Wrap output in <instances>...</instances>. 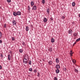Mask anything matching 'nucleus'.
Instances as JSON below:
<instances>
[{"label": "nucleus", "mask_w": 80, "mask_h": 80, "mask_svg": "<svg viewBox=\"0 0 80 80\" xmlns=\"http://www.w3.org/2000/svg\"><path fill=\"white\" fill-rule=\"evenodd\" d=\"M12 23L14 25H16V21L15 20L12 21Z\"/></svg>", "instance_id": "obj_5"}, {"label": "nucleus", "mask_w": 80, "mask_h": 80, "mask_svg": "<svg viewBox=\"0 0 80 80\" xmlns=\"http://www.w3.org/2000/svg\"><path fill=\"white\" fill-rule=\"evenodd\" d=\"M7 25V24H4V27H5V28H6V26Z\"/></svg>", "instance_id": "obj_35"}, {"label": "nucleus", "mask_w": 80, "mask_h": 80, "mask_svg": "<svg viewBox=\"0 0 80 80\" xmlns=\"http://www.w3.org/2000/svg\"><path fill=\"white\" fill-rule=\"evenodd\" d=\"M28 63H29V65H31V64L32 63V62L31 61V60H29Z\"/></svg>", "instance_id": "obj_25"}, {"label": "nucleus", "mask_w": 80, "mask_h": 80, "mask_svg": "<svg viewBox=\"0 0 80 80\" xmlns=\"http://www.w3.org/2000/svg\"><path fill=\"white\" fill-rule=\"evenodd\" d=\"M54 80H58V79L56 77H54Z\"/></svg>", "instance_id": "obj_29"}, {"label": "nucleus", "mask_w": 80, "mask_h": 80, "mask_svg": "<svg viewBox=\"0 0 80 80\" xmlns=\"http://www.w3.org/2000/svg\"><path fill=\"white\" fill-rule=\"evenodd\" d=\"M51 42L52 43H54L55 42V39L53 38H52L51 40Z\"/></svg>", "instance_id": "obj_10"}, {"label": "nucleus", "mask_w": 80, "mask_h": 80, "mask_svg": "<svg viewBox=\"0 0 80 80\" xmlns=\"http://www.w3.org/2000/svg\"><path fill=\"white\" fill-rule=\"evenodd\" d=\"M76 43H77V42H75L74 43V45H75V44H76Z\"/></svg>", "instance_id": "obj_38"}, {"label": "nucleus", "mask_w": 80, "mask_h": 80, "mask_svg": "<svg viewBox=\"0 0 80 80\" xmlns=\"http://www.w3.org/2000/svg\"><path fill=\"white\" fill-rule=\"evenodd\" d=\"M38 76L40 77V73H38Z\"/></svg>", "instance_id": "obj_34"}, {"label": "nucleus", "mask_w": 80, "mask_h": 80, "mask_svg": "<svg viewBox=\"0 0 80 80\" xmlns=\"http://www.w3.org/2000/svg\"><path fill=\"white\" fill-rule=\"evenodd\" d=\"M12 41H14V40H15V38L14 37H12Z\"/></svg>", "instance_id": "obj_24"}, {"label": "nucleus", "mask_w": 80, "mask_h": 80, "mask_svg": "<svg viewBox=\"0 0 80 80\" xmlns=\"http://www.w3.org/2000/svg\"><path fill=\"white\" fill-rule=\"evenodd\" d=\"M28 59H24L23 62L25 64H26V63H28Z\"/></svg>", "instance_id": "obj_2"}, {"label": "nucleus", "mask_w": 80, "mask_h": 80, "mask_svg": "<svg viewBox=\"0 0 80 80\" xmlns=\"http://www.w3.org/2000/svg\"><path fill=\"white\" fill-rule=\"evenodd\" d=\"M28 10H30V8H28Z\"/></svg>", "instance_id": "obj_42"}, {"label": "nucleus", "mask_w": 80, "mask_h": 80, "mask_svg": "<svg viewBox=\"0 0 80 80\" xmlns=\"http://www.w3.org/2000/svg\"><path fill=\"white\" fill-rule=\"evenodd\" d=\"M80 38H79L78 39H77L76 40V42H78V41H80Z\"/></svg>", "instance_id": "obj_28"}, {"label": "nucleus", "mask_w": 80, "mask_h": 80, "mask_svg": "<svg viewBox=\"0 0 80 80\" xmlns=\"http://www.w3.org/2000/svg\"><path fill=\"white\" fill-rule=\"evenodd\" d=\"M47 13H48V14H49V13H50V10L49 9V8L47 9Z\"/></svg>", "instance_id": "obj_12"}, {"label": "nucleus", "mask_w": 80, "mask_h": 80, "mask_svg": "<svg viewBox=\"0 0 80 80\" xmlns=\"http://www.w3.org/2000/svg\"><path fill=\"white\" fill-rule=\"evenodd\" d=\"M72 30H69L68 33H69V34H72Z\"/></svg>", "instance_id": "obj_7"}, {"label": "nucleus", "mask_w": 80, "mask_h": 80, "mask_svg": "<svg viewBox=\"0 0 80 80\" xmlns=\"http://www.w3.org/2000/svg\"><path fill=\"white\" fill-rule=\"evenodd\" d=\"M2 66H1V65H0V69H2Z\"/></svg>", "instance_id": "obj_37"}, {"label": "nucleus", "mask_w": 80, "mask_h": 80, "mask_svg": "<svg viewBox=\"0 0 80 80\" xmlns=\"http://www.w3.org/2000/svg\"><path fill=\"white\" fill-rule=\"evenodd\" d=\"M72 62L73 63H74V64H75V63H76V60H75V59H73L72 60Z\"/></svg>", "instance_id": "obj_17"}, {"label": "nucleus", "mask_w": 80, "mask_h": 80, "mask_svg": "<svg viewBox=\"0 0 80 80\" xmlns=\"http://www.w3.org/2000/svg\"><path fill=\"white\" fill-rule=\"evenodd\" d=\"M2 43V40H0V43Z\"/></svg>", "instance_id": "obj_36"}, {"label": "nucleus", "mask_w": 80, "mask_h": 80, "mask_svg": "<svg viewBox=\"0 0 80 80\" xmlns=\"http://www.w3.org/2000/svg\"><path fill=\"white\" fill-rule=\"evenodd\" d=\"M8 60H11V58H10V54H9L8 55Z\"/></svg>", "instance_id": "obj_19"}, {"label": "nucleus", "mask_w": 80, "mask_h": 80, "mask_svg": "<svg viewBox=\"0 0 80 80\" xmlns=\"http://www.w3.org/2000/svg\"><path fill=\"white\" fill-rule=\"evenodd\" d=\"M1 38H2V33L0 32V39H1Z\"/></svg>", "instance_id": "obj_16"}, {"label": "nucleus", "mask_w": 80, "mask_h": 80, "mask_svg": "<svg viewBox=\"0 0 80 80\" xmlns=\"http://www.w3.org/2000/svg\"><path fill=\"white\" fill-rule=\"evenodd\" d=\"M1 57H2L3 56V55L1 54Z\"/></svg>", "instance_id": "obj_41"}, {"label": "nucleus", "mask_w": 80, "mask_h": 80, "mask_svg": "<svg viewBox=\"0 0 80 80\" xmlns=\"http://www.w3.org/2000/svg\"><path fill=\"white\" fill-rule=\"evenodd\" d=\"M26 31H28V30H29V28L28 26H27L26 27Z\"/></svg>", "instance_id": "obj_9"}, {"label": "nucleus", "mask_w": 80, "mask_h": 80, "mask_svg": "<svg viewBox=\"0 0 80 80\" xmlns=\"http://www.w3.org/2000/svg\"><path fill=\"white\" fill-rule=\"evenodd\" d=\"M28 8H30V6H28Z\"/></svg>", "instance_id": "obj_40"}, {"label": "nucleus", "mask_w": 80, "mask_h": 80, "mask_svg": "<svg viewBox=\"0 0 80 80\" xmlns=\"http://www.w3.org/2000/svg\"><path fill=\"white\" fill-rule=\"evenodd\" d=\"M34 72L35 73H37V69H34Z\"/></svg>", "instance_id": "obj_30"}, {"label": "nucleus", "mask_w": 80, "mask_h": 80, "mask_svg": "<svg viewBox=\"0 0 80 80\" xmlns=\"http://www.w3.org/2000/svg\"><path fill=\"white\" fill-rule=\"evenodd\" d=\"M50 19H51V20H53V19L52 18H51Z\"/></svg>", "instance_id": "obj_39"}, {"label": "nucleus", "mask_w": 80, "mask_h": 80, "mask_svg": "<svg viewBox=\"0 0 80 80\" xmlns=\"http://www.w3.org/2000/svg\"><path fill=\"white\" fill-rule=\"evenodd\" d=\"M37 9V6H34L33 7L32 10H35Z\"/></svg>", "instance_id": "obj_4"}, {"label": "nucleus", "mask_w": 80, "mask_h": 80, "mask_svg": "<svg viewBox=\"0 0 80 80\" xmlns=\"http://www.w3.org/2000/svg\"><path fill=\"white\" fill-rule=\"evenodd\" d=\"M29 71H30V72H32V68H30L29 69Z\"/></svg>", "instance_id": "obj_27"}, {"label": "nucleus", "mask_w": 80, "mask_h": 80, "mask_svg": "<svg viewBox=\"0 0 80 80\" xmlns=\"http://www.w3.org/2000/svg\"><path fill=\"white\" fill-rule=\"evenodd\" d=\"M31 5L32 6H33L34 5V2L33 1H32L31 2Z\"/></svg>", "instance_id": "obj_20"}, {"label": "nucleus", "mask_w": 80, "mask_h": 80, "mask_svg": "<svg viewBox=\"0 0 80 80\" xmlns=\"http://www.w3.org/2000/svg\"><path fill=\"white\" fill-rule=\"evenodd\" d=\"M56 68H57L58 69H59L60 68V65L58 64H57L56 66Z\"/></svg>", "instance_id": "obj_6"}, {"label": "nucleus", "mask_w": 80, "mask_h": 80, "mask_svg": "<svg viewBox=\"0 0 80 80\" xmlns=\"http://www.w3.org/2000/svg\"><path fill=\"white\" fill-rule=\"evenodd\" d=\"M56 72L57 73H59V72H60V70L58 69H57L56 70Z\"/></svg>", "instance_id": "obj_11"}, {"label": "nucleus", "mask_w": 80, "mask_h": 80, "mask_svg": "<svg viewBox=\"0 0 80 80\" xmlns=\"http://www.w3.org/2000/svg\"><path fill=\"white\" fill-rule=\"evenodd\" d=\"M48 20H47V18H44L43 21L44 22H47V21Z\"/></svg>", "instance_id": "obj_8"}, {"label": "nucleus", "mask_w": 80, "mask_h": 80, "mask_svg": "<svg viewBox=\"0 0 80 80\" xmlns=\"http://www.w3.org/2000/svg\"><path fill=\"white\" fill-rule=\"evenodd\" d=\"M73 53V52H72V51H71L70 52V54L71 55V57L72 56V54Z\"/></svg>", "instance_id": "obj_14"}, {"label": "nucleus", "mask_w": 80, "mask_h": 80, "mask_svg": "<svg viewBox=\"0 0 80 80\" xmlns=\"http://www.w3.org/2000/svg\"><path fill=\"white\" fill-rule=\"evenodd\" d=\"M63 70L64 71H67V69H66V68H64Z\"/></svg>", "instance_id": "obj_33"}, {"label": "nucleus", "mask_w": 80, "mask_h": 80, "mask_svg": "<svg viewBox=\"0 0 80 80\" xmlns=\"http://www.w3.org/2000/svg\"><path fill=\"white\" fill-rule=\"evenodd\" d=\"M42 3H43V4H45V0H42Z\"/></svg>", "instance_id": "obj_22"}, {"label": "nucleus", "mask_w": 80, "mask_h": 80, "mask_svg": "<svg viewBox=\"0 0 80 80\" xmlns=\"http://www.w3.org/2000/svg\"><path fill=\"white\" fill-rule=\"evenodd\" d=\"M73 46L75 45V44H73Z\"/></svg>", "instance_id": "obj_44"}, {"label": "nucleus", "mask_w": 80, "mask_h": 80, "mask_svg": "<svg viewBox=\"0 0 80 80\" xmlns=\"http://www.w3.org/2000/svg\"><path fill=\"white\" fill-rule=\"evenodd\" d=\"M65 17H64V16H62V19H63V20H64V19H65Z\"/></svg>", "instance_id": "obj_32"}, {"label": "nucleus", "mask_w": 80, "mask_h": 80, "mask_svg": "<svg viewBox=\"0 0 80 80\" xmlns=\"http://www.w3.org/2000/svg\"><path fill=\"white\" fill-rule=\"evenodd\" d=\"M24 59H26L27 60H28V55L27 54L25 55Z\"/></svg>", "instance_id": "obj_3"}, {"label": "nucleus", "mask_w": 80, "mask_h": 80, "mask_svg": "<svg viewBox=\"0 0 80 80\" xmlns=\"http://www.w3.org/2000/svg\"><path fill=\"white\" fill-rule=\"evenodd\" d=\"M79 17L80 18V14L79 15Z\"/></svg>", "instance_id": "obj_43"}, {"label": "nucleus", "mask_w": 80, "mask_h": 80, "mask_svg": "<svg viewBox=\"0 0 80 80\" xmlns=\"http://www.w3.org/2000/svg\"><path fill=\"white\" fill-rule=\"evenodd\" d=\"M8 2L9 3H10L11 2V0H7Z\"/></svg>", "instance_id": "obj_31"}, {"label": "nucleus", "mask_w": 80, "mask_h": 80, "mask_svg": "<svg viewBox=\"0 0 80 80\" xmlns=\"http://www.w3.org/2000/svg\"><path fill=\"white\" fill-rule=\"evenodd\" d=\"M56 63H59V60L58 58L56 59Z\"/></svg>", "instance_id": "obj_13"}, {"label": "nucleus", "mask_w": 80, "mask_h": 80, "mask_svg": "<svg viewBox=\"0 0 80 80\" xmlns=\"http://www.w3.org/2000/svg\"><path fill=\"white\" fill-rule=\"evenodd\" d=\"M13 15L14 16H17V15H21V12L20 11H18L16 12H13Z\"/></svg>", "instance_id": "obj_1"}, {"label": "nucleus", "mask_w": 80, "mask_h": 80, "mask_svg": "<svg viewBox=\"0 0 80 80\" xmlns=\"http://www.w3.org/2000/svg\"><path fill=\"white\" fill-rule=\"evenodd\" d=\"M22 43L23 46H25V42H23Z\"/></svg>", "instance_id": "obj_26"}, {"label": "nucleus", "mask_w": 80, "mask_h": 80, "mask_svg": "<svg viewBox=\"0 0 80 80\" xmlns=\"http://www.w3.org/2000/svg\"><path fill=\"white\" fill-rule=\"evenodd\" d=\"M74 72H75L76 73H78V70L75 68H74Z\"/></svg>", "instance_id": "obj_18"}, {"label": "nucleus", "mask_w": 80, "mask_h": 80, "mask_svg": "<svg viewBox=\"0 0 80 80\" xmlns=\"http://www.w3.org/2000/svg\"><path fill=\"white\" fill-rule=\"evenodd\" d=\"M19 52H20V53H22L23 52V50L22 49H21L19 50Z\"/></svg>", "instance_id": "obj_23"}, {"label": "nucleus", "mask_w": 80, "mask_h": 80, "mask_svg": "<svg viewBox=\"0 0 80 80\" xmlns=\"http://www.w3.org/2000/svg\"><path fill=\"white\" fill-rule=\"evenodd\" d=\"M72 7H75V2H73L72 3Z\"/></svg>", "instance_id": "obj_21"}, {"label": "nucleus", "mask_w": 80, "mask_h": 80, "mask_svg": "<svg viewBox=\"0 0 80 80\" xmlns=\"http://www.w3.org/2000/svg\"><path fill=\"white\" fill-rule=\"evenodd\" d=\"M49 65H52V61H50L48 62Z\"/></svg>", "instance_id": "obj_15"}]
</instances>
